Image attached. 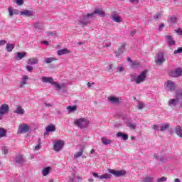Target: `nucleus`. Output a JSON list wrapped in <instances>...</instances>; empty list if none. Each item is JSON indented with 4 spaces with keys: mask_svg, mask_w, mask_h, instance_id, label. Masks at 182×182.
<instances>
[{
    "mask_svg": "<svg viewBox=\"0 0 182 182\" xmlns=\"http://www.w3.org/2000/svg\"><path fill=\"white\" fill-rule=\"evenodd\" d=\"M74 124L80 129H86L89 126V121L85 118H80L74 121Z\"/></svg>",
    "mask_w": 182,
    "mask_h": 182,
    "instance_id": "obj_1",
    "label": "nucleus"
},
{
    "mask_svg": "<svg viewBox=\"0 0 182 182\" xmlns=\"http://www.w3.org/2000/svg\"><path fill=\"white\" fill-rule=\"evenodd\" d=\"M5 136H6V130L4 128H0V139L5 137Z\"/></svg>",
    "mask_w": 182,
    "mask_h": 182,
    "instance_id": "obj_33",
    "label": "nucleus"
},
{
    "mask_svg": "<svg viewBox=\"0 0 182 182\" xmlns=\"http://www.w3.org/2000/svg\"><path fill=\"white\" fill-rule=\"evenodd\" d=\"M51 85H53V86H55V87L56 89H65V84H61L60 85L59 83H58V82H53V83Z\"/></svg>",
    "mask_w": 182,
    "mask_h": 182,
    "instance_id": "obj_18",
    "label": "nucleus"
},
{
    "mask_svg": "<svg viewBox=\"0 0 182 182\" xmlns=\"http://www.w3.org/2000/svg\"><path fill=\"white\" fill-rule=\"evenodd\" d=\"M157 181H158V182H164V181H167V177H166V176H162V177H161V178H159L157 179Z\"/></svg>",
    "mask_w": 182,
    "mask_h": 182,
    "instance_id": "obj_42",
    "label": "nucleus"
},
{
    "mask_svg": "<svg viewBox=\"0 0 182 182\" xmlns=\"http://www.w3.org/2000/svg\"><path fill=\"white\" fill-rule=\"evenodd\" d=\"M132 68H137L138 66H140V63L136 61L132 62Z\"/></svg>",
    "mask_w": 182,
    "mask_h": 182,
    "instance_id": "obj_44",
    "label": "nucleus"
},
{
    "mask_svg": "<svg viewBox=\"0 0 182 182\" xmlns=\"http://www.w3.org/2000/svg\"><path fill=\"white\" fill-rule=\"evenodd\" d=\"M56 60H58V58L53 57L45 58V63L47 64L52 63V62H55Z\"/></svg>",
    "mask_w": 182,
    "mask_h": 182,
    "instance_id": "obj_24",
    "label": "nucleus"
},
{
    "mask_svg": "<svg viewBox=\"0 0 182 182\" xmlns=\"http://www.w3.org/2000/svg\"><path fill=\"white\" fill-rule=\"evenodd\" d=\"M144 107V103H139L138 105V109L139 110H141Z\"/></svg>",
    "mask_w": 182,
    "mask_h": 182,
    "instance_id": "obj_52",
    "label": "nucleus"
},
{
    "mask_svg": "<svg viewBox=\"0 0 182 182\" xmlns=\"http://www.w3.org/2000/svg\"><path fill=\"white\" fill-rule=\"evenodd\" d=\"M14 48L15 44L8 43L6 46V50H7V52H12V50H14Z\"/></svg>",
    "mask_w": 182,
    "mask_h": 182,
    "instance_id": "obj_20",
    "label": "nucleus"
},
{
    "mask_svg": "<svg viewBox=\"0 0 182 182\" xmlns=\"http://www.w3.org/2000/svg\"><path fill=\"white\" fill-rule=\"evenodd\" d=\"M123 70H124V68L123 67L117 68V72H123Z\"/></svg>",
    "mask_w": 182,
    "mask_h": 182,
    "instance_id": "obj_56",
    "label": "nucleus"
},
{
    "mask_svg": "<svg viewBox=\"0 0 182 182\" xmlns=\"http://www.w3.org/2000/svg\"><path fill=\"white\" fill-rule=\"evenodd\" d=\"M34 27L36 31H38V29H42V24L41 23H36L34 24Z\"/></svg>",
    "mask_w": 182,
    "mask_h": 182,
    "instance_id": "obj_40",
    "label": "nucleus"
},
{
    "mask_svg": "<svg viewBox=\"0 0 182 182\" xmlns=\"http://www.w3.org/2000/svg\"><path fill=\"white\" fill-rule=\"evenodd\" d=\"M41 43H43L44 45H49V41H42Z\"/></svg>",
    "mask_w": 182,
    "mask_h": 182,
    "instance_id": "obj_63",
    "label": "nucleus"
},
{
    "mask_svg": "<svg viewBox=\"0 0 182 182\" xmlns=\"http://www.w3.org/2000/svg\"><path fill=\"white\" fill-rule=\"evenodd\" d=\"M76 109H77L76 105L67 107V110H69V112H75Z\"/></svg>",
    "mask_w": 182,
    "mask_h": 182,
    "instance_id": "obj_39",
    "label": "nucleus"
},
{
    "mask_svg": "<svg viewBox=\"0 0 182 182\" xmlns=\"http://www.w3.org/2000/svg\"><path fill=\"white\" fill-rule=\"evenodd\" d=\"M144 182H153V181H154V178H153L151 176H146L144 178Z\"/></svg>",
    "mask_w": 182,
    "mask_h": 182,
    "instance_id": "obj_36",
    "label": "nucleus"
},
{
    "mask_svg": "<svg viewBox=\"0 0 182 182\" xmlns=\"http://www.w3.org/2000/svg\"><path fill=\"white\" fill-rule=\"evenodd\" d=\"M25 56H26V53H25V52H23V53L17 52V55L16 57V59L17 60H21V59H23V58H25Z\"/></svg>",
    "mask_w": 182,
    "mask_h": 182,
    "instance_id": "obj_19",
    "label": "nucleus"
},
{
    "mask_svg": "<svg viewBox=\"0 0 182 182\" xmlns=\"http://www.w3.org/2000/svg\"><path fill=\"white\" fill-rule=\"evenodd\" d=\"M48 36H53V35H56V31H53V32H48Z\"/></svg>",
    "mask_w": 182,
    "mask_h": 182,
    "instance_id": "obj_54",
    "label": "nucleus"
},
{
    "mask_svg": "<svg viewBox=\"0 0 182 182\" xmlns=\"http://www.w3.org/2000/svg\"><path fill=\"white\" fill-rule=\"evenodd\" d=\"M108 171L111 174H113V176L115 177H122V176H126V171L124 170L116 171L114 169H109Z\"/></svg>",
    "mask_w": 182,
    "mask_h": 182,
    "instance_id": "obj_6",
    "label": "nucleus"
},
{
    "mask_svg": "<svg viewBox=\"0 0 182 182\" xmlns=\"http://www.w3.org/2000/svg\"><path fill=\"white\" fill-rule=\"evenodd\" d=\"M63 146H65V142L59 139L54 143L53 150L55 151H60L62 149H63Z\"/></svg>",
    "mask_w": 182,
    "mask_h": 182,
    "instance_id": "obj_4",
    "label": "nucleus"
},
{
    "mask_svg": "<svg viewBox=\"0 0 182 182\" xmlns=\"http://www.w3.org/2000/svg\"><path fill=\"white\" fill-rule=\"evenodd\" d=\"M165 60H166V57H164V53L160 52L157 54V57L155 60V63H156V65H163Z\"/></svg>",
    "mask_w": 182,
    "mask_h": 182,
    "instance_id": "obj_5",
    "label": "nucleus"
},
{
    "mask_svg": "<svg viewBox=\"0 0 182 182\" xmlns=\"http://www.w3.org/2000/svg\"><path fill=\"white\" fill-rule=\"evenodd\" d=\"M125 47H126V45L122 44L119 46L118 50L117 51H115V55L117 58H119V55H122L124 52Z\"/></svg>",
    "mask_w": 182,
    "mask_h": 182,
    "instance_id": "obj_10",
    "label": "nucleus"
},
{
    "mask_svg": "<svg viewBox=\"0 0 182 182\" xmlns=\"http://www.w3.org/2000/svg\"><path fill=\"white\" fill-rule=\"evenodd\" d=\"M16 3L18 6H21V5L23 4V0H16Z\"/></svg>",
    "mask_w": 182,
    "mask_h": 182,
    "instance_id": "obj_50",
    "label": "nucleus"
},
{
    "mask_svg": "<svg viewBox=\"0 0 182 182\" xmlns=\"http://www.w3.org/2000/svg\"><path fill=\"white\" fill-rule=\"evenodd\" d=\"M42 148V146L41 145V144H38V145H36L34 148V150H41V149Z\"/></svg>",
    "mask_w": 182,
    "mask_h": 182,
    "instance_id": "obj_51",
    "label": "nucleus"
},
{
    "mask_svg": "<svg viewBox=\"0 0 182 182\" xmlns=\"http://www.w3.org/2000/svg\"><path fill=\"white\" fill-rule=\"evenodd\" d=\"M160 16H161V14H156L154 16V19L157 20V19H159V18H160Z\"/></svg>",
    "mask_w": 182,
    "mask_h": 182,
    "instance_id": "obj_53",
    "label": "nucleus"
},
{
    "mask_svg": "<svg viewBox=\"0 0 182 182\" xmlns=\"http://www.w3.org/2000/svg\"><path fill=\"white\" fill-rule=\"evenodd\" d=\"M56 131V128L55 127V125L53 124H50V125H48L47 127H46V132H55Z\"/></svg>",
    "mask_w": 182,
    "mask_h": 182,
    "instance_id": "obj_26",
    "label": "nucleus"
},
{
    "mask_svg": "<svg viewBox=\"0 0 182 182\" xmlns=\"http://www.w3.org/2000/svg\"><path fill=\"white\" fill-rule=\"evenodd\" d=\"M166 39L169 46L176 45V41L173 40V37H171V36H166Z\"/></svg>",
    "mask_w": 182,
    "mask_h": 182,
    "instance_id": "obj_12",
    "label": "nucleus"
},
{
    "mask_svg": "<svg viewBox=\"0 0 182 182\" xmlns=\"http://www.w3.org/2000/svg\"><path fill=\"white\" fill-rule=\"evenodd\" d=\"M177 33H179V35H182V30H181V28H178L177 30Z\"/></svg>",
    "mask_w": 182,
    "mask_h": 182,
    "instance_id": "obj_62",
    "label": "nucleus"
},
{
    "mask_svg": "<svg viewBox=\"0 0 182 182\" xmlns=\"http://www.w3.org/2000/svg\"><path fill=\"white\" fill-rule=\"evenodd\" d=\"M176 96H182V91H176Z\"/></svg>",
    "mask_w": 182,
    "mask_h": 182,
    "instance_id": "obj_59",
    "label": "nucleus"
},
{
    "mask_svg": "<svg viewBox=\"0 0 182 182\" xmlns=\"http://www.w3.org/2000/svg\"><path fill=\"white\" fill-rule=\"evenodd\" d=\"M170 125L168 124H164L161 127V131L164 132V130H167V129H168Z\"/></svg>",
    "mask_w": 182,
    "mask_h": 182,
    "instance_id": "obj_38",
    "label": "nucleus"
},
{
    "mask_svg": "<svg viewBox=\"0 0 182 182\" xmlns=\"http://www.w3.org/2000/svg\"><path fill=\"white\" fill-rule=\"evenodd\" d=\"M16 161L18 164H23L25 163V158L22 155H18L16 158Z\"/></svg>",
    "mask_w": 182,
    "mask_h": 182,
    "instance_id": "obj_17",
    "label": "nucleus"
},
{
    "mask_svg": "<svg viewBox=\"0 0 182 182\" xmlns=\"http://www.w3.org/2000/svg\"><path fill=\"white\" fill-rule=\"evenodd\" d=\"M100 178L101 180H103L104 178L107 179V178H112V175L109 173H105L104 175L100 176Z\"/></svg>",
    "mask_w": 182,
    "mask_h": 182,
    "instance_id": "obj_34",
    "label": "nucleus"
},
{
    "mask_svg": "<svg viewBox=\"0 0 182 182\" xmlns=\"http://www.w3.org/2000/svg\"><path fill=\"white\" fill-rule=\"evenodd\" d=\"M90 23V20L87 19V18H84L83 20H81L79 23V25H82V26H86L87 23Z\"/></svg>",
    "mask_w": 182,
    "mask_h": 182,
    "instance_id": "obj_25",
    "label": "nucleus"
},
{
    "mask_svg": "<svg viewBox=\"0 0 182 182\" xmlns=\"http://www.w3.org/2000/svg\"><path fill=\"white\" fill-rule=\"evenodd\" d=\"M108 99L112 103H119V98L116 97L111 96L109 97Z\"/></svg>",
    "mask_w": 182,
    "mask_h": 182,
    "instance_id": "obj_30",
    "label": "nucleus"
},
{
    "mask_svg": "<svg viewBox=\"0 0 182 182\" xmlns=\"http://www.w3.org/2000/svg\"><path fill=\"white\" fill-rule=\"evenodd\" d=\"M100 15V16H105V11H103V9H95L92 13L91 14H87V18H89V16H91V18H93V16H95V15Z\"/></svg>",
    "mask_w": 182,
    "mask_h": 182,
    "instance_id": "obj_8",
    "label": "nucleus"
},
{
    "mask_svg": "<svg viewBox=\"0 0 182 182\" xmlns=\"http://www.w3.org/2000/svg\"><path fill=\"white\" fill-rule=\"evenodd\" d=\"M49 171H50V167H46L42 170L43 176H46L49 174Z\"/></svg>",
    "mask_w": 182,
    "mask_h": 182,
    "instance_id": "obj_31",
    "label": "nucleus"
},
{
    "mask_svg": "<svg viewBox=\"0 0 182 182\" xmlns=\"http://www.w3.org/2000/svg\"><path fill=\"white\" fill-rule=\"evenodd\" d=\"M76 180H78V181H82V177H80V176H77Z\"/></svg>",
    "mask_w": 182,
    "mask_h": 182,
    "instance_id": "obj_61",
    "label": "nucleus"
},
{
    "mask_svg": "<svg viewBox=\"0 0 182 182\" xmlns=\"http://www.w3.org/2000/svg\"><path fill=\"white\" fill-rule=\"evenodd\" d=\"M111 18L112 19V21L117 22V23H120V22H122V18H120V16H119L112 15Z\"/></svg>",
    "mask_w": 182,
    "mask_h": 182,
    "instance_id": "obj_21",
    "label": "nucleus"
},
{
    "mask_svg": "<svg viewBox=\"0 0 182 182\" xmlns=\"http://www.w3.org/2000/svg\"><path fill=\"white\" fill-rule=\"evenodd\" d=\"M108 70L109 72H112V70H114V65H113V64H109L108 65Z\"/></svg>",
    "mask_w": 182,
    "mask_h": 182,
    "instance_id": "obj_47",
    "label": "nucleus"
},
{
    "mask_svg": "<svg viewBox=\"0 0 182 182\" xmlns=\"http://www.w3.org/2000/svg\"><path fill=\"white\" fill-rule=\"evenodd\" d=\"M20 14L24 16H32V11L29 10H24L23 11H21Z\"/></svg>",
    "mask_w": 182,
    "mask_h": 182,
    "instance_id": "obj_22",
    "label": "nucleus"
},
{
    "mask_svg": "<svg viewBox=\"0 0 182 182\" xmlns=\"http://www.w3.org/2000/svg\"><path fill=\"white\" fill-rule=\"evenodd\" d=\"M174 182H181L179 178H175Z\"/></svg>",
    "mask_w": 182,
    "mask_h": 182,
    "instance_id": "obj_64",
    "label": "nucleus"
},
{
    "mask_svg": "<svg viewBox=\"0 0 182 182\" xmlns=\"http://www.w3.org/2000/svg\"><path fill=\"white\" fill-rule=\"evenodd\" d=\"M82 154H83V149H81L80 151L74 154V159H79V157H82Z\"/></svg>",
    "mask_w": 182,
    "mask_h": 182,
    "instance_id": "obj_32",
    "label": "nucleus"
},
{
    "mask_svg": "<svg viewBox=\"0 0 182 182\" xmlns=\"http://www.w3.org/2000/svg\"><path fill=\"white\" fill-rule=\"evenodd\" d=\"M6 43V41L5 40H1L0 41V46H4Z\"/></svg>",
    "mask_w": 182,
    "mask_h": 182,
    "instance_id": "obj_55",
    "label": "nucleus"
},
{
    "mask_svg": "<svg viewBox=\"0 0 182 182\" xmlns=\"http://www.w3.org/2000/svg\"><path fill=\"white\" fill-rule=\"evenodd\" d=\"M8 110H9V106L6 104H3L0 107V116L5 114V113H8Z\"/></svg>",
    "mask_w": 182,
    "mask_h": 182,
    "instance_id": "obj_9",
    "label": "nucleus"
},
{
    "mask_svg": "<svg viewBox=\"0 0 182 182\" xmlns=\"http://www.w3.org/2000/svg\"><path fill=\"white\" fill-rule=\"evenodd\" d=\"M29 130H31V127H29V125L26 124H21L18 126L17 132L18 134H22L23 133H28Z\"/></svg>",
    "mask_w": 182,
    "mask_h": 182,
    "instance_id": "obj_3",
    "label": "nucleus"
},
{
    "mask_svg": "<svg viewBox=\"0 0 182 182\" xmlns=\"http://www.w3.org/2000/svg\"><path fill=\"white\" fill-rule=\"evenodd\" d=\"M102 143L105 145L110 144V143H112V140L106 138H102Z\"/></svg>",
    "mask_w": 182,
    "mask_h": 182,
    "instance_id": "obj_35",
    "label": "nucleus"
},
{
    "mask_svg": "<svg viewBox=\"0 0 182 182\" xmlns=\"http://www.w3.org/2000/svg\"><path fill=\"white\" fill-rule=\"evenodd\" d=\"M152 129L154 130H159V126L158 125H153Z\"/></svg>",
    "mask_w": 182,
    "mask_h": 182,
    "instance_id": "obj_58",
    "label": "nucleus"
},
{
    "mask_svg": "<svg viewBox=\"0 0 182 182\" xmlns=\"http://www.w3.org/2000/svg\"><path fill=\"white\" fill-rule=\"evenodd\" d=\"M41 80L43 83H50V85L53 83V78L50 77H42Z\"/></svg>",
    "mask_w": 182,
    "mask_h": 182,
    "instance_id": "obj_14",
    "label": "nucleus"
},
{
    "mask_svg": "<svg viewBox=\"0 0 182 182\" xmlns=\"http://www.w3.org/2000/svg\"><path fill=\"white\" fill-rule=\"evenodd\" d=\"M16 109L14 111V113H16L17 114H25V109H23L22 107L16 105Z\"/></svg>",
    "mask_w": 182,
    "mask_h": 182,
    "instance_id": "obj_13",
    "label": "nucleus"
},
{
    "mask_svg": "<svg viewBox=\"0 0 182 182\" xmlns=\"http://www.w3.org/2000/svg\"><path fill=\"white\" fill-rule=\"evenodd\" d=\"M68 182H76V174L73 173L70 178H68Z\"/></svg>",
    "mask_w": 182,
    "mask_h": 182,
    "instance_id": "obj_37",
    "label": "nucleus"
},
{
    "mask_svg": "<svg viewBox=\"0 0 182 182\" xmlns=\"http://www.w3.org/2000/svg\"><path fill=\"white\" fill-rule=\"evenodd\" d=\"M174 55H177V53H182V47L178 48L176 50L173 52Z\"/></svg>",
    "mask_w": 182,
    "mask_h": 182,
    "instance_id": "obj_45",
    "label": "nucleus"
},
{
    "mask_svg": "<svg viewBox=\"0 0 182 182\" xmlns=\"http://www.w3.org/2000/svg\"><path fill=\"white\" fill-rule=\"evenodd\" d=\"M2 152L4 154L6 155L8 153H9V149L6 146H4L2 148Z\"/></svg>",
    "mask_w": 182,
    "mask_h": 182,
    "instance_id": "obj_41",
    "label": "nucleus"
},
{
    "mask_svg": "<svg viewBox=\"0 0 182 182\" xmlns=\"http://www.w3.org/2000/svg\"><path fill=\"white\" fill-rule=\"evenodd\" d=\"M182 75V69L181 68H176L171 70L169 73V76L171 77H180Z\"/></svg>",
    "mask_w": 182,
    "mask_h": 182,
    "instance_id": "obj_7",
    "label": "nucleus"
},
{
    "mask_svg": "<svg viewBox=\"0 0 182 182\" xmlns=\"http://www.w3.org/2000/svg\"><path fill=\"white\" fill-rule=\"evenodd\" d=\"M167 87L171 90V92H173V90H176V83L171 80H168Z\"/></svg>",
    "mask_w": 182,
    "mask_h": 182,
    "instance_id": "obj_11",
    "label": "nucleus"
},
{
    "mask_svg": "<svg viewBox=\"0 0 182 182\" xmlns=\"http://www.w3.org/2000/svg\"><path fill=\"white\" fill-rule=\"evenodd\" d=\"M149 70H144L142 71L136 78L134 79V82L136 85H140V83H143L147 79V73Z\"/></svg>",
    "mask_w": 182,
    "mask_h": 182,
    "instance_id": "obj_2",
    "label": "nucleus"
},
{
    "mask_svg": "<svg viewBox=\"0 0 182 182\" xmlns=\"http://www.w3.org/2000/svg\"><path fill=\"white\" fill-rule=\"evenodd\" d=\"M68 53H70V51L68 50V48L58 50L57 52V54L58 55V56H60L62 55H68Z\"/></svg>",
    "mask_w": 182,
    "mask_h": 182,
    "instance_id": "obj_15",
    "label": "nucleus"
},
{
    "mask_svg": "<svg viewBox=\"0 0 182 182\" xmlns=\"http://www.w3.org/2000/svg\"><path fill=\"white\" fill-rule=\"evenodd\" d=\"M178 102V99H170L168 100V106H176Z\"/></svg>",
    "mask_w": 182,
    "mask_h": 182,
    "instance_id": "obj_27",
    "label": "nucleus"
},
{
    "mask_svg": "<svg viewBox=\"0 0 182 182\" xmlns=\"http://www.w3.org/2000/svg\"><path fill=\"white\" fill-rule=\"evenodd\" d=\"M117 137H122L123 139V140H127L129 139V135L124 134L122 132H117Z\"/></svg>",
    "mask_w": 182,
    "mask_h": 182,
    "instance_id": "obj_23",
    "label": "nucleus"
},
{
    "mask_svg": "<svg viewBox=\"0 0 182 182\" xmlns=\"http://www.w3.org/2000/svg\"><path fill=\"white\" fill-rule=\"evenodd\" d=\"M38 60L37 58H31L28 59V65H36L38 63Z\"/></svg>",
    "mask_w": 182,
    "mask_h": 182,
    "instance_id": "obj_28",
    "label": "nucleus"
},
{
    "mask_svg": "<svg viewBox=\"0 0 182 182\" xmlns=\"http://www.w3.org/2000/svg\"><path fill=\"white\" fill-rule=\"evenodd\" d=\"M28 79H29V77H28V75H24V76L22 77L21 82H20L19 87H25V85L27 84L26 81L28 80Z\"/></svg>",
    "mask_w": 182,
    "mask_h": 182,
    "instance_id": "obj_16",
    "label": "nucleus"
},
{
    "mask_svg": "<svg viewBox=\"0 0 182 182\" xmlns=\"http://www.w3.org/2000/svg\"><path fill=\"white\" fill-rule=\"evenodd\" d=\"M170 21L172 23H176V22H177V17L172 16L170 17Z\"/></svg>",
    "mask_w": 182,
    "mask_h": 182,
    "instance_id": "obj_43",
    "label": "nucleus"
},
{
    "mask_svg": "<svg viewBox=\"0 0 182 182\" xmlns=\"http://www.w3.org/2000/svg\"><path fill=\"white\" fill-rule=\"evenodd\" d=\"M14 12H15V10L12 8H9V14L10 16H14Z\"/></svg>",
    "mask_w": 182,
    "mask_h": 182,
    "instance_id": "obj_46",
    "label": "nucleus"
},
{
    "mask_svg": "<svg viewBox=\"0 0 182 182\" xmlns=\"http://www.w3.org/2000/svg\"><path fill=\"white\" fill-rule=\"evenodd\" d=\"M92 176H94V177H97L98 178L100 177V176H99V174L96 172H92Z\"/></svg>",
    "mask_w": 182,
    "mask_h": 182,
    "instance_id": "obj_57",
    "label": "nucleus"
},
{
    "mask_svg": "<svg viewBox=\"0 0 182 182\" xmlns=\"http://www.w3.org/2000/svg\"><path fill=\"white\" fill-rule=\"evenodd\" d=\"M176 133L178 137H182V129L181 127L178 126L176 128Z\"/></svg>",
    "mask_w": 182,
    "mask_h": 182,
    "instance_id": "obj_29",
    "label": "nucleus"
},
{
    "mask_svg": "<svg viewBox=\"0 0 182 182\" xmlns=\"http://www.w3.org/2000/svg\"><path fill=\"white\" fill-rule=\"evenodd\" d=\"M128 127L131 128L132 130H134L136 129V124H128Z\"/></svg>",
    "mask_w": 182,
    "mask_h": 182,
    "instance_id": "obj_49",
    "label": "nucleus"
},
{
    "mask_svg": "<svg viewBox=\"0 0 182 182\" xmlns=\"http://www.w3.org/2000/svg\"><path fill=\"white\" fill-rule=\"evenodd\" d=\"M26 69H27L28 72H32L33 70V67L31 65H26Z\"/></svg>",
    "mask_w": 182,
    "mask_h": 182,
    "instance_id": "obj_48",
    "label": "nucleus"
},
{
    "mask_svg": "<svg viewBox=\"0 0 182 182\" xmlns=\"http://www.w3.org/2000/svg\"><path fill=\"white\" fill-rule=\"evenodd\" d=\"M129 1L132 2V4H139L138 1L137 0H129Z\"/></svg>",
    "mask_w": 182,
    "mask_h": 182,
    "instance_id": "obj_60",
    "label": "nucleus"
}]
</instances>
